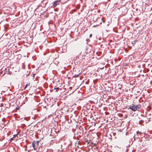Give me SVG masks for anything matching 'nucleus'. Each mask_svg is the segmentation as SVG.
<instances>
[{
    "label": "nucleus",
    "mask_w": 152,
    "mask_h": 152,
    "mask_svg": "<svg viewBox=\"0 0 152 152\" xmlns=\"http://www.w3.org/2000/svg\"><path fill=\"white\" fill-rule=\"evenodd\" d=\"M130 108L134 111H136L139 108V105H132V106H130Z\"/></svg>",
    "instance_id": "1"
},
{
    "label": "nucleus",
    "mask_w": 152,
    "mask_h": 152,
    "mask_svg": "<svg viewBox=\"0 0 152 152\" xmlns=\"http://www.w3.org/2000/svg\"><path fill=\"white\" fill-rule=\"evenodd\" d=\"M39 144V141H34L32 143V146L34 150H35Z\"/></svg>",
    "instance_id": "2"
},
{
    "label": "nucleus",
    "mask_w": 152,
    "mask_h": 152,
    "mask_svg": "<svg viewBox=\"0 0 152 152\" xmlns=\"http://www.w3.org/2000/svg\"><path fill=\"white\" fill-rule=\"evenodd\" d=\"M60 1L61 0H57L54 1L53 4V7H56L57 5V3Z\"/></svg>",
    "instance_id": "3"
},
{
    "label": "nucleus",
    "mask_w": 152,
    "mask_h": 152,
    "mask_svg": "<svg viewBox=\"0 0 152 152\" xmlns=\"http://www.w3.org/2000/svg\"><path fill=\"white\" fill-rule=\"evenodd\" d=\"M78 54H77L76 55H76V57H77V56H79V55H80V53H81V52H80V51L78 53Z\"/></svg>",
    "instance_id": "4"
},
{
    "label": "nucleus",
    "mask_w": 152,
    "mask_h": 152,
    "mask_svg": "<svg viewBox=\"0 0 152 152\" xmlns=\"http://www.w3.org/2000/svg\"><path fill=\"white\" fill-rule=\"evenodd\" d=\"M137 41V40H134V43H133L132 42V44L134 46V45L136 43V42Z\"/></svg>",
    "instance_id": "5"
},
{
    "label": "nucleus",
    "mask_w": 152,
    "mask_h": 152,
    "mask_svg": "<svg viewBox=\"0 0 152 152\" xmlns=\"http://www.w3.org/2000/svg\"><path fill=\"white\" fill-rule=\"evenodd\" d=\"M92 36V34H91L90 35H89V37H91Z\"/></svg>",
    "instance_id": "6"
},
{
    "label": "nucleus",
    "mask_w": 152,
    "mask_h": 152,
    "mask_svg": "<svg viewBox=\"0 0 152 152\" xmlns=\"http://www.w3.org/2000/svg\"><path fill=\"white\" fill-rule=\"evenodd\" d=\"M28 84H27L26 85V86H25V88H26L27 86H28Z\"/></svg>",
    "instance_id": "7"
},
{
    "label": "nucleus",
    "mask_w": 152,
    "mask_h": 152,
    "mask_svg": "<svg viewBox=\"0 0 152 152\" xmlns=\"http://www.w3.org/2000/svg\"><path fill=\"white\" fill-rule=\"evenodd\" d=\"M17 134H15V135H13V136H14V137H15L16 135H17Z\"/></svg>",
    "instance_id": "8"
},
{
    "label": "nucleus",
    "mask_w": 152,
    "mask_h": 152,
    "mask_svg": "<svg viewBox=\"0 0 152 152\" xmlns=\"http://www.w3.org/2000/svg\"><path fill=\"white\" fill-rule=\"evenodd\" d=\"M88 40H89V39H86V41H87V42L88 41Z\"/></svg>",
    "instance_id": "9"
},
{
    "label": "nucleus",
    "mask_w": 152,
    "mask_h": 152,
    "mask_svg": "<svg viewBox=\"0 0 152 152\" xmlns=\"http://www.w3.org/2000/svg\"><path fill=\"white\" fill-rule=\"evenodd\" d=\"M13 138H11L10 140H13Z\"/></svg>",
    "instance_id": "10"
}]
</instances>
